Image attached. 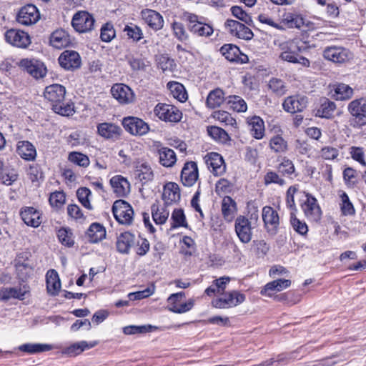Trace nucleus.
<instances>
[{
	"label": "nucleus",
	"mask_w": 366,
	"mask_h": 366,
	"mask_svg": "<svg viewBox=\"0 0 366 366\" xmlns=\"http://www.w3.org/2000/svg\"><path fill=\"white\" fill-rule=\"evenodd\" d=\"M65 94L64 86L54 84L45 88L44 96L51 103L54 112L62 116L72 115L74 112V107L71 104L64 102Z\"/></svg>",
	"instance_id": "1"
},
{
	"label": "nucleus",
	"mask_w": 366,
	"mask_h": 366,
	"mask_svg": "<svg viewBox=\"0 0 366 366\" xmlns=\"http://www.w3.org/2000/svg\"><path fill=\"white\" fill-rule=\"evenodd\" d=\"M279 49V58L281 60L293 64H300L305 67L310 66V61L299 54L302 51V48L299 46L298 41L291 40L280 43Z\"/></svg>",
	"instance_id": "2"
},
{
	"label": "nucleus",
	"mask_w": 366,
	"mask_h": 366,
	"mask_svg": "<svg viewBox=\"0 0 366 366\" xmlns=\"http://www.w3.org/2000/svg\"><path fill=\"white\" fill-rule=\"evenodd\" d=\"M31 257L29 252L23 251L17 253L14 260L17 277L22 281H26L33 274L34 265Z\"/></svg>",
	"instance_id": "3"
},
{
	"label": "nucleus",
	"mask_w": 366,
	"mask_h": 366,
	"mask_svg": "<svg viewBox=\"0 0 366 366\" xmlns=\"http://www.w3.org/2000/svg\"><path fill=\"white\" fill-rule=\"evenodd\" d=\"M286 201L287 206H315L317 199L295 185L287 189Z\"/></svg>",
	"instance_id": "4"
},
{
	"label": "nucleus",
	"mask_w": 366,
	"mask_h": 366,
	"mask_svg": "<svg viewBox=\"0 0 366 366\" xmlns=\"http://www.w3.org/2000/svg\"><path fill=\"white\" fill-rule=\"evenodd\" d=\"M348 110L353 117L350 125L353 127L366 125V98L352 101L348 105Z\"/></svg>",
	"instance_id": "5"
},
{
	"label": "nucleus",
	"mask_w": 366,
	"mask_h": 366,
	"mask_svg": "<svg viewBox=\"0 0 366 366\" xmlns=\"http://www.w3.org/2000/svg\"><path fill=\"white\" fill-rule=\"evenodd\" d=\"M245 300V295L239 291L232 290L223 294V296L214 299L212 307L219 309H227L236 307Z\"/></svg>",
	"instance_id": "6"
},
{
	"label": "nucleus",
	"mask_w": 366,
	"mask_h": 366,
	"mask_svg": "<svg viewBox=\"0 0 366 366\" xmlns=\"http://www.w3.org/2000/svg\"><path fill=\"white\" fill-rule=\"evenodd\" d=\"M187 29L194 35L199 37H209L214 33L213 27L199 20L196 14H189L187 16Z\"/></svg>",
	"instance_id": "7"
},
{
	"label": "nucleus",
	"mask_w": 366,
	"mask_h": 366,
	"mask_svg": "<svg viewBox=\"0 0 366 366\" xmlns=\"http://www.w3.org/2000/svg\"><path fill=\"white\" fill-rule=\"evenodd\" d=\"M94 22L92 14L85 11H79L74 15L71 25L77 32L86 33L94 29Z\"/></svg>",
	"instance_id": "8"
},
{
	"label": "nucleus",
	"mask_w": 366,
	"mask_h": 366,
	"mask_svg": "<svg viewBox=\"0 0 366 366\" xmlns=\"http://www.w3.org/2000/svg\"><path fill=\"white\" fill-rule=\"evenodd\" d=\"M154 112L159 119L165 122H177L182 119V112L174 106L168 104H157Z\"/></svg>",
	"instance_id": "9"
},
{
	"label": "nucleus",
	"mask_w": 366,
	"mask_h": 366,
	"mask_svg": "<svg viewBox=\"0 0 366 366\" xmlns=\"http://www.w3.org/2000/svg\"><path fill=\"white\" fill-rule=\"evenodd\" d=\"M262 219L267 233L269 237H274L278 233L280 217L273 207H263Z\"/></svg>",
	"instance_id": "10"
},
{
	"label": "nucleus",
	"mask_w": 366,
	"mask_h": 366,
	"mask_svg": "<svg viewBox=\"0 0 366 366\" xmlns=\"http://www.w3.org/2000/svg\"><path fill=\"white\" fill-rule=\"evenodd\" d=\"M183 292L172 294L167 299L168 310L174 313H184L189 311L194 306V300L190 299L187 302L181 303L180 300L184 297Z\"/></svg>",
	"instance_id": "11"
},
{
	"label": "nucleus",
	"mask_w": 366,
	"mask_h": 366,
	"mask_svg": "<svg viewBox=\"0 0 366 366\" xmlns=\"http://www.w3.org/2000/svg\"><path fill=\"white\" fill-rule=\"evenodd\" d=\"M5 39L9 44L22 49L28 47L31 42L26 32L14 29H9L5 33Z\"/></svg>",
	"instance_id": "12"
},
{
	"label": "nucleus",
	"mask_w": 366,
	"mask_h": 366,
	"mask_svg": "<svg viewBox=\"0 0 366 366\" xmlns=\"http://www.w3.org/2000/svg\"><path fill=\"white\" fill-rule=\"evenodd\" d=\"M227 31L237 38L250 40L253 37L252 30L244 24L233 19H227L224 23Z\"/></svg>",
	"instance_id": "13"
},
{
	"label": "nucleus",
	"mask_w": 366,
	"mask_h": 366,
	"mask_svg": "<svg viewBox=\"0 0 366 366\" xmlns=\"http://www.w3.org/2000/svg\"><path fill=\"white\" fill-rule=\"evenodd\" d=\"M39 18L37 8L33 4H27L20 9L16 20L21 25L30 26L36 24Z\"/></svg>",
	"instance_id": "14"
},
{
	"label": "nucleus",
	"mask_w": 366,
	"mask_h": 366,
	"mask_svg": "<svg viewBox=\"0 0 366 366\" xmlns=\"http://www.w3.org/2000/svg\"><path fill=\"white\" fill-rule=\"evenodd\" d=\"M122 125L124 129L133 135H144L146 134L149 130L148 124L141 119L128 117L123 119Z\"/></svg>",
	"instance_id": "15"
},
{
	"label": "nucleus",
	"mask_w": 366,
	"mask_h": 366,
	"mask_svg": "<svg viewBox=\"0 0 366 366\" xmlns=\"http://www.w3.org/2000/svg\"><path fill=\"white\" fill-rule=\"evenodd\" d=\"M19 64L21 68L35 79L42 78L46 74V69L44 64L39 60L24 59L20 61Z\"/></svg>",
	"instance_id": "16"
},
{
	"label": "nucleus",
	"mask_w": 366,
	"mask_h": 366,
	"mask_svg": "<svg viewBox=\"0 0 366 366\" xmlns=\"http://www.w3.org/2000/svg\"><path fill=\"white\" fill-rule=\"evenodd\" d=\"M324 57L335 63H343L352 58V54L342 46H327L323 51Z\"/></svg>",
	"instance_id": "17"
},
{
	"label": "nucleus",
	"mask_w": 366,
	"mask_h": 366,
	"mask_svg": "<svg viewBox=\"0 0 366 366\" xmlns=\"http://www.w3.org/2000/svg\"><path fill=\"white\" fill-rule=\"evenodd\" d=\"M235 232L242 243H248L252 239V231L251 222L244 216H239L235 221Z\"/></svg>",
	"instance_id": "18"
},
{
	"label": "nucleus",
	"mask_w": 366,
	"mask_h": 366,
	"mask_svg": "<svg viewBox=\"0 0 366 366\" xmlns=\"http://www.w3.org/2000/svg\"><path fill=\"white\" fill-rule=\"evenodd\" d=\"M137 237L130 232H124L117 237L116 247L118 252L128 254L130 249L136 245Z\"/></svg>",
	"instance_id": "19"
},
{
	"label": "nucleus",
	"mask_w": 366,
	"mask_h": 366,
	"mask_svg": "<svg viewBox=\"0 0 366 366\" xmlns=\"http://www.w3.org/2000/svg\"><path fill=\"white\" fill-rule=\"evenodd\" d=\"M141 16L145 24L154 31L162 29L164 24L163 16L157 11L145 9L141 11Z\"/></svg>",
	"instance_id": "20"
},
{
	"label": "nucleus",
	"mask_w": 366,
	"mask_h": 366,
	"mask_svg": "<svg viewBox=\"0 0 366 366\" xmlns=\"http://www.w3.org/2000/svg\"><path fill=\"white\" fill-rule=\"evenodd\" d=\"M113 97L120 104H129L134 99L133 91L124 84H115L111 89Z\"/></svg>",
	"instance_id": "21"
},
{
	"label": "nucleus",
	"mask_w": 366,
	"mask_h": 366,
	"mask_svg": "<svg viewBox=\"0 0 366 366\" xmlns=\"http://www.w3.org/2000/svg\"><path fill=\"white\" fill-rule=\"evenodd\" d=\"M61 67L66 70H73L80 67L81 60L79 54L75 51L66 50L59 57Z\"/></svg>",
	"instance_id": "22"
},
{
	"label": "nucleus",
	"mask_w": 366,
	"mask_h": 366,
	"mask_svg": "<svg viewBox=\"0 0 366 366\" xmlns=\"http://www.w3.org/2000/svg\"><path fill=\"white\" fill-rule=\"evenodd\" d=\"M204 159L208 168L214 175L219 176L225 172L226 165L219 154L216 152L209 153L205 156Z\"/></svg>",
	"instance_id": "23"
},
{
	"label": "nucleus",
	"mask_w": 366,
	"mask_h": 366,
	"mask_svg": "<svg viewBox=\"0 0 366 366\" xmlns=\"http://www.w3.org/2000/svg\"><path fill=\"white\" fill-rule=\"evenodd\" d=\"M197 164L194 162H186L182 169L181 181L184 186H192L198 179Z\"/></svg>",
	"instance_id": "24"
},
{
	"label": "nucleus",
	"mask_w": 366,
	"mask_h": 366,
	"mask_svg": "<svg viewBox=\"0 0 366 366\" xmlns=\"http://www.w3.org/2000/svg\"><path fill=\"white\" fill-rule=\"evenodd\" d=\"M162 199L165 206L177 204L180 200V191L177 184L169 182L163 189Z\"/></svg>",
	"instance_id": "25"
},
{
	"label": "nucleus",
	"mask_w": 366,
	"mask_h": 366,
	"mask_svg": "<svg viewBox=\"0 0 366 366\" xmlns=\"http://www.w3.org/2000/svg\"><path fill=\"white\" fill-rule=\"evenodd\" d=\"M307 104V99L305 97L291 96L285 99L282 106L286 112L293 114L303 111Z\"/></svg>",
	"instance_id": "26"
},
{
	"label": "nucleus",
	"mask_w": 366,
	"mask_h": 366,
	"mask_svg": "<svg viewBox=\"0 0 366 366\" xmlns=\"http://www.w3.org/2000/svg\"><path fill=\"white\" fill-rule=\"evenodd\" d=\"M221 54L229 61L245 63L247 56L241 53L239 47L234 44H224L220 48Z\"/></svg>",
	"instance_id": "27"
},
{
	"label": "nucleus",
	"mask_w": 366,
	"mask_h": 366,
	"mask_svg": "<svg viewBox=\"0 0 366 366\" xmlns=\"http://www.w3.org/2000/svg\"><path fill=\"white\" fill-rule=\"evenodd\" d=\"M114 192L119 197H125L130 192V183L121 175H116L110 179Z\"/></svg>",
	"instance_id": "28"
},
{
	"label": "nucleus",
	"mask_w": 366,
	"mask_h": 366,
	"mask_svg": "<svg viewBox=\"0 0 366 366\" xmlns=\"http://www.w3.org/2000/svg\"><path fill=\"white\" fill-rule=\"evenodd\" d=\"M291 281L286 279H278L268 282L260 291V294L267 297H272L274 292H280L288 288Z\"/></svg>",
	"instance_id": "29"
},
{
	"label": "nucleus",
	"mask_w": 366,
	"mask_h": 366,
	"mask_svg": "<svg viewBox=\"0 0 366 366\" xmlns=\"http://www.w3.org/2000/svg\"><path fill=\"white\" fill-rule=\"evenodd\" d=\"M97 342H86L80 341L75 342L68 347H65L62 349V353L69 357H75L79 355L82 352L89 350L97 345Z\"/></svg>",
	"instance_id": "30"
},
{
	"label": "nucleus",
	"mask_w": 366,
	"mask_h": 366,
	"mask_svg": "<svg viewBox=\"0 0 366 366\" xmlns=\"http://www.w3.org/2000/svg\"><path fill=\"white\" fill-rule=\"evenodd\" d=\"M97 132L105 139H118L122 129L115 124L104 122L97 125Z\"/></svg>",
	"instance_id": "31"
},
{
	"label": "nucleus",
	"mask_w": 366,
	"mask_h": 366,
	"mask_svg": "<svg viewBox=\"0 0 366 366\" xmlns=\"http://www.w3.org/2000/svg\"><path fill=\"white\" fill-rule=\"evenodd\" d=\"M21 217L26 225L32 227H37L41 223V213L35 207H25L21 211Z\"/></svg>",
	"instance_id": "32"
},
{
	"label": "nucleus",
	"mask_w": 366,
	"mask_h": 366,
	"mask_svg": "<svg viewBox=\"0 0 366 366\" xmlns=\"http://www.w3.org/2000/svg\"><path fill=\"white\" fill-rule=\"evenodd\" d=\"M70 44V36L68 33L63 29L56 30L51 34L50 44L56 49H63L68 46Z\"/></svg>",
	"instance_id": "33"
},
{
	"label": "nucleus",
	"mask_w": 366,
	"mask_h": 366,
	"mask_svg": "<svg viewBox=\"0 0 366 366\" xmlns=\"http://www.w3.org/2000/svg\"><path fill=\"white\" fill-rule=\"evenodd\" d=\"M29 292V287L27 285L6 288L1 291V300L14 298L23 300H24L26 295Z\"/></svg>",
	"instance_id": "34"
},
{
	"label": "nucleus",
	"mask_w": 366,
	"mask_h": 366,
	"mask_svg": "<svg viewBox=\"0 0 366 366\" xmlns=\"http://www.w3.org/2000/svg\"><path fill=\"white\" fill-rule=\"evenodd\" d=\"M18 154L24 160L34 161L36 157L35 147L29 141H20L17 144Z\"/></svg>",
	"instance_id": "35"
},
{
	"label": "nucleus",
	"mask_w": 366,
	"mask_h": 366,
	"mask_svg": "<svg viewBox=\"0 0 366 366\" xmlns=\"http://www.w3.org/2000/svg\"><path fill=\"white\" fill-rule=\"evenodd\" d=\"M134 176L137 179L144 184L152 180L154 174L148 163L138 162L135 167Z\"/></svg>",
	"instance_id": "36"
},
{
	"label": "nucleus",
	"mask_w": 366,
	"mask_h": 366,
	"mask_svg": "<svg viewBox=\"0 0 366 366\" xmlns=\"http://www.w3.org/2000/svg\"><path fill=\"white\" fill-rule=\"evenodd\" d=\"M86 237L89 242L97 243L106 237V229L99 223H92L86 231Z\"/></svg>",
	"instance_id": "37"
},
{
	"label": "nucleus",
	"mask_w": 366,
	"mask_h": 366,
	"mask_svg": "<svg viewBox=\"0 0 366 366\" xmlns=\"http://www.w3.org/2000/svg\"><path fill=\"white\" fill-rule=\"evenodd\" d=\"M117 221L122 224H130L132 222L134 211L132 207H112Z\"/></svg>",
	"instance_id": "38"
},
{
	"label": "nucleus",
	"mask_w": 366,
	"mask_h": 366,
	"mask_svg": "<svg viewBox=\"0 0 366 366\" xmlns=\"http://www.w3.org/2000/svg\"><path fill=\"white\" fill-rule=\"evenodd\" d=\"M46 288L49 294L56 295L61 288V282L58 272L54 269H50L46 274Z\"/></svg>",
	"instance_id": "39"
},
{
	"label": "nucleus",
	"mask_w": 366,
	"mask_h": 366,
	"mask_svg": "<svg viewBox=\"0 0 366 366\" xmlns=\"http://www.w3.org/2000/svg\"><path fill=\"white\" fill-rule=\"evenodd\" d=\"M159 163L165 167H172L177 162L176 154L172 149L162 147L158 150Z\"/></svg>",
	"instance_id": "40"
},
{
	"label": "nucleus",
	"mask_w": 366,
	"mask_h": 366,
	"mask_svg": "<svg viewBox=\"0 0 366 366\" xmlns=\"http://www.w3.org/2000/svg\"><path fill=\"white\" fill-rule=\"evenodd\" d=\"M53 346L45 343H26L19 347V350L27 354H38L51 350Z\"/></svg>",
	"instance_id": "41"
},
{
	"label": "nucleus",
	"mask_w": 366,
	"mask_h": 366,
	"mask_svg": "<svg viewBox=\"0 0 366 366\" xmlns=\"http://www.w3.org/2000/svg\"><path fill=\"white\" fill-rule=\"evenodd\" d=\"M249 126L252 135L260 139L264 134V124L263 120L257 116H254L248 120Z\"/></svg>",
	"instance_id": "42"
},
{
	"label": "nucleus",
	"mask_w": 366,
	"mask_h": 366,
	"mask_svg": "<svg viewBox=\"0 0 366 366\" xmlns=\"http://www.w3.org/2000/svg\"><path fill=\"white\" fill-rule=\"evenodd\" d=\"M332 97L336 100H346L352 97L353 89L345 84H338L333 85Z\"/></svg>",
	"instance_id": "43"
},
{
	"label": "nucleus",
	"mask_w": 366,
	"mask_h": 366,
	"mask_svg": "<svg viewBox=\"0 0 366 366\" xmlns=\"http://www.w3.org/2000/svg\"><path fill=\"white\" fill-rule=\"evenodd\" d=\"M224 92L220 89H216L211 91L207 98V105L209 108H216L219 107L224 102Z\"/></svg>",
	"instance_id": "44"
},
{
	"label": "nucleus",
	"mask_w": 366,
	"mask_h": 366,
	"mask_svg": "<svg viewBox=\"0 0 366 366\" xmlns=\"http://www.w3.org/2000/svg\"><path fill=\"white\" fill-rule=\"evenodd\" d=\"M167 87L169 89L173 97L181 102H184L187 99V94L184 86L178 82H169Z\"/></svg>",
	"instance_id": "45"
},
{
	"label": "nucleus",
	"mask_w": 366,
	"mask_h": 366,
	"mask_svg": "<svg viewBox=\"0 0 366 366\" xmlns=\"http://www.w3.org/2000/svg\"><path fill=\"white\" fill-rule=\"evenodd\" d=\"M269 91L276 96H282L286 94L287 86L285 81L278 78H272L267 83Z\"/></svg>",
	"instance_id": "46"
},
{
	"label": "nucleus",
	"mask_w": 366,
	"mask_h": 366,
	"mask_svg": "<svg viewBox=\"0 0 366 366\" xmlns=\"http://www.w3.org/2000/svg\"><path fill=\"white\" fill-rule=\"evenodd\" d=\"M282 22L289 28L300 29L305 24V20L302 16L292 13L284 15Z\"/></svg>",
	"instance_id": "47"
},
{
	"label": "nucleus",
	"mask_w": 366,
	"mask_h": 366,
	"mask_svg": "<svg viewBox=\"0 0 366 366\" xmlns=\"http://www.w3.org/2000/svg\"><path fill=\"white\" fill-rule=\"evenodd\" d=\"M155 329H157V327L151 325H129L123 328V332L127 335H132L136 334H144L150 332Z\"/></svg>",
	"instance_id": "48"
},
{
	"label": "nucleus",
	"mask_w": 366,
	"mask_h": 366,
	"mask_svg": "<svg viewBox=\"0 0 366 366\" xmlns=\"http://www.w3.org/2000/svg\"><path fill=\"white\" fill-rule=\"evenodd\" d=\"M269 147L275 153L285 152L287 149V142L281 135L277 134L270 139Z\"/></svg>",
	"instance_id": "49"
},
{
	"label": "nucleus",
	"mask_w": 366,
	"mask_h": 366,
	"mask_svg": "<svg viewBox=\"0 0 366 366\" xmlns=\"http://www.w3.org/2000/svg\"><path fill=\"white\" fill-rule=\"evenodd\" d=\"M336 108L334 102L325 99L320 108L317 110L316 115L322 118H330Z\"/></svg>",
	"instance_id": "50"
},
{
	"label": "nucleus",
	"mask_w": 366,
	"mask_h": 366,
	"mask_svg": "<svg viewBox=\"0 0 366 366\" xmlns=\"http://www.w3.org/2000/svg\"><path fill=\"white\" fill-rule=\"evenodd\" d=\"M57 237L59 241L64 246L72 247L74 241L73 234L70 229L62 227L57 231Z\"/></svg>",
	"instance_id": "51"
},
{
	"label": "nucleus",
	"mask_w": 366,
	"mask_h": 366,
	"mask_svg": "<svg viewBox=\"0 0 366 366\" xmlns=\"http://www.w3.org/2000/svg\"><path fill=\"white\" fill-rule=\"evenodd\" d=\"M207 133L212 139L220 142H226L229 139L227 133L219 127H208Z\"/></svg>",
	"instance_id": "52"
},
{
	"label": "nucleus",
	"mask_w": 366,
	"mask_h": 366,
	"mask_svg": "<svg viewBox=\"0 0 366 366\" xmlns=\"http://www.w3.org/2000/svg\"><path fill=\"white\" fill-rule=\"evenodd\" d=\"M227 103L229 107L237 112H244L247 109L245 101L239 96L229 97Z\"/></svg>",
	"instance_id": "53"
},
{
	"label": "nucleus",
	"mask_w": 366,
	"mask_h": 366,
	"mask_svg": "<svg viewBox=\"0 0 366 366\" xmlns=\"http://www.w3.org/2000/svg\"><path fill=\"white\" fill-rule=\"evenodd\" d=\"M172 219L173 223L171 226V229H174L179 227H187L185 215L181 208L175 209L174 210L172 214Z\"/></svg>",
	"instance_id": "54"
},
{
	"label": "nucleus",
	"mask_w": 366,
	"mask_h": 366,
	"mask_svg": "<svg viewBox=\"0 0 366 366\" xmlns=\"http://www.w3.org/2000/svg\"><path fill=\"white\" fill-rule=\"evenodd\" d=\"M152 219L157 224H163L167 220L169 212L167 207H156L152 212Z\"/></svg>",
	"instance_id": "55"
},
{
	"label": "nucleus",
	"mask_w": 366,
	"mask_h": 366,
	"mask_svg": "<svg viewBox=\"0 0 366 366\" xmlns=\"http://www.w3.org/2000/svg\"><path fill=\"white\" fill-rule=\"evenodd\" d=\"M212 117L220 122L224 123L226 125L234 126L237 124L235 119L226 111H215L212 114Z\"/></svg>",
	"instance_id": "56"
},
{
	"label": "nucleus",
	"mask_w": 366,
	"mask_h": 366,
	"mask_svg": "<svg viewBox=\"0 0 366 366\" xmlns=\"http://www.w3.org/2000/svg\"><path fill=\"white\" fill-rule=\"evenodd\" d=\"M69 160L82 167H87L90 162L86 155L77 152H71L69 155Z\"/></svg>",
	"instance_id": "57"
},
{
	"label": "nucleus",
	"mask_w": 366,
	"mask_h": 366,
	"mask_svg": "<svg viewBox=\"0 0 366 366\" xmlns=\"http://www.w3.org/2000/svg\"><path fill=\"white\" fill-rule=\"evenodd\" d=\"M231 12L234 16L243 21L244 24L249 26L253 24L252 17L245 11H244L242 7L234 6L231 8Z\"/></svg>",
	"instance_id": "58"
},
{
	"label": "nucleus",
	"mask_w": 366,
	"mask_h": 366,
	"mask_svg": "<svg viewBox=\"0 0 366 366\" xmlns=\"http://www.w3.org/2000/svg\"><path fill=\"white\" fill-rule=\"evenodd\" d=\"M124 31L126 32L129 38L132 39L135 41H139L143 37L142 29L135 24L127 25L124 29Z\"/></svg>",
	"instance_id": "59"
},
{
	"label": "nucleus",
	"mask_w": 366,
	"mask_h": 366,
	"mask_svg": "<svg viewBox=\"0 0 366 366\" xmlns=\"http://www.w3.org/2000/svg\"><path fill=\"white\" fill-rule=\"evenodd\" d=\"M174 35L181 41H187L189 39L184 25L180 22L174 21L172 24Z\"/></svg>",
	"instance_id": "60"
},
{
	"label": "nucleus",
	"mask_w": 366,
	"mask_h": 366,
	"mask_svg": "<svg viewBox=\"0 0 366 366\" xmlns=\"http://www.w3.org/2000/svg\"><path fill=\"white\" fill-rule=\"evenodd\" d=\"M290 223L293 229L300 234V235H305L308 232V227L306 223L296 217L292 215L290 219Z\"/></svg>",
	"instance_id": "61"
},
{
	"label": "nucleus",
	"mask_w": 366,
	"mask_h": 366,
	"mask_svg": "<svg viewBox=\"0 0 366 366\" xmlns=\"http://www.w3.org/2000/svg\"><path fill=\"white\" fill-rule=\"evenodd\" d=\"M338 149L327 146L321 149L320 152V157L325 160H335L339 156Z\"/></svg>",
	"instance_id": "62"
},
{
	"label": "nucleus",
	"mask_w": 366,
	"mask_h": 366,
	"mask_svg": "<svg viewBox=\"0 0 366 366\" xmlns=\"http://www.w3.org/2000/svg\"><path fill=\"white\" fill-rule=\"evenodd\" d=\"M158 66L164 72L172 71L175 67L174 61L167 56H161L158 59Z\"/></svg>",
	"instance_id": "63"
},
{
	"label": "nucleus",
	"mask_w": 366,
	"mask_h": 366,
	"mask_svg": "<svg viewBox=\"0 0 366 366\" xmlns=\"http://www.w3.org/2000/svg\"><path fill=\"white\" fill-rule=\"evenodd\" d=\"M115 36V31L112 24L107 23L101 29L100 37L103 41L109 42Z\"/></svg>",
	"instance_id": "64"
}]
</instances>
